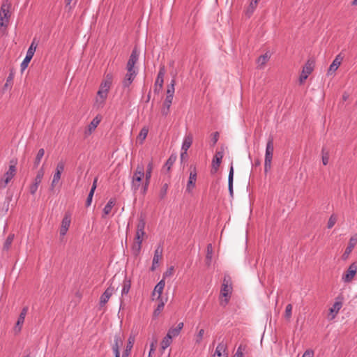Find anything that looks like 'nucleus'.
Here are the masks:
<instances>
[{
  "label": "nucleus",
  "instance_id": "1",
  "mask_svg": "<svg viewBox=\"0 0 357 357\" xmlns=\"http://www.w3.org/2000/svg\"><path fill=\"white\" fill-rule=\"evenodd\" d=\"M112 78L111 74H107L105 79L101 82L94 102V107L97 109L102 108L105 105L108 92L112 84Z\"/></svg>",
  "mask_w": 357,
  "mask_h": 357
},
{
  "label": "nucleus",
  "instance_id": "2",
  "mask_svg": "<svg viewBox=\"0 0 357 357\" xmlns=\"http://www.w3.org/2000/svg\"><path fill=\"white\" fill-rule=\"evenodd\" d=\"M145 225V220L141 218L137 225L135 242L132 246V251L135 256H137L140 253L144 236L146 234L144 231Z\"/></svg>",
  "mask_w": 357,
  "mask_h": 357
},
{
  "label": "nucleus",
  "instance_id": "3",
  "mask_svg": "<svg viewBox=\"0 0 357 357\" xmlns=\"http://www.w3.org/2000/svg\"><path fill=\"white\" fill-rule=\"evenodd\" d=\"M232 285L231 278L229 275H225L220 289V305L225 307L231 298Z\"/></svg>",
  "mask_w": 357,
  "mask_h": 357
},
{
  "label": "nucleus",
  "instance_id": "4",
  "mask_svg": "<svg viewBox=\"0 0 357 357\" xmlns=\"http://www.w3.org/2000/svg\"><path fill=\"white\" fill-rule=\"evenodd\" d=\"M274 151V144L273 137H269L266 144L265 158H264V172H267L271 169V163Z\"/></svg>",
  "mask_w": 357,
  "mask_h": 357
},
{
  "label": "nucleus",
  "instance_id": "5",
  "mask_svg": "<svg viewBox=\"0 0 357 357\" xmlns=\"http://www.w3.org/2000/svg\"><path fill=\"white\" fill-rule=\"evenodd\" d=\"M10 3L8 0H4L0 8V26L6 27L9 23L10 17Z\"/></svg>",
  "mask_w": 357,
  "mask_h": 357
},
{
  "label": "nucleus",
  "instance_id": "6",
  "mask_svg": "<svg viewBox=\"0 0 357 357\" xmlns=\"http://www.w3.org/2000/svg\"><path fill=\"white\" fill-rule=\"evenodd\" d=\"M11 165L9 166L8 170L3 174L0 180V188L3 189L6 187L8 183L12 180L16 173V161L11 160Z\"/></svg>",
  "mask_w": 357,
  "mask_h": 357
},
{
  "label": "nucleus",
  "instance_id": "7",
  "mask_svg": "<svg viewBox=\"0 0 357 357\" xmlns=\"http://www.w3.org/2000/svg\"><path fill=\"white\" fill-rule=\"evenodd\" d=\"M144 176V167L142 164L137 166L132 179V189L136 191L140 187L141 182Z\"/></svg>",
  "mask_w": 357,
  "mask_h": 357
},
{
  "label": "nucleus",
  "instance_id": "8",
  "mask_svg": "<svg viewBox=\"0 0 357 357\" xmlns=\"http://www.w3.org/2000/svg\"><path fill=\"white\" fill-rule=\"evenodd\" d=\"M357 273V263L354 262L349 265L347 271L342 274V280L344 283H350Z\"/></svg>",
  "mask_w": 357,
  "mask_h": 357
},
{
  "label": "nucleus",
  "instance_id": "9",
  "mask_svg": "<svg viewBox=\"0 0 357 357\" xmlns=\"http://www.w3.org/2000/svg\"><path fill=\"white\" fill-rule=\"evenodd\" d=\"M163 248L161 245H158L155 250L154 255L152 261L151 271H154L159 266V261L162 257Z\"/></svg>",
  "mask_w": 357,
  "mask_h": 357
},
{
  "label": "nucleus",
  "instance_id": "10",
  "mask_svg": "<svg viewBox=\"0 0 357 357\" xmlns=\"http://www.w3.org/2000/svg\"><path fill=\"white\" fill-rule=\"evenodd\" d=\"M314 68V63L308 61L303 68L302 73L299 77V82L301 84L303 83L307 78L309 75L312 72Z\"/></svg>",
  "mask_w": 357,
  "mask_h": 357
},
{
  "label": "nucleus",
  "instance_id": "11",
  "mask_svg": "<svg viewBox=\"0 0 357 357\" xmlns=\"http://www.w3.org/2000/svg\"><path fill=\"white\" fill-rule=\"evenodd\" d=\"M127 73L126 74L124 79L122 82L123 86L128 88L132 84L137 75V70L126 69Z\"/></svg>",
  "mask_w": 357,
  "mask_h": 357
},
{
  "label": "nucleus",
  "instance_id": "12",
  "mask_svg": "<svg viewBox=\"0 0 357 357\" xmlns=\"http://www.w3.org/2000/svg\"><path fill=\"white\" fill-rule=\"evenodd\" d=\"M197 181V171L195 167H190V172L189 174V179L186 186V191L190 192L195 187Z\"/></svg>",
  "mask_w": 357,
  "mask_h": 357
},
{
  "label": "nucleus",
  "instance_id": "13",
  "mask_svg": "<svg viewBox=\"0 0 357 357\" xmlns=\"http://www.w3.org/2000/svg\"><path fill=\"white\" fill-rule=\"evenodd\" d=\"M102 117L99 115H97L91 123L88 125L86 129L84 131L85 137H88L92 134L93 132L95 131L99 123H100Z\"/></svg>",
  "mask_w": 357,
  "mask_h": 357
},
{
  "label": "nucleus",
  "instance_id": "14",
  "mask_svg": "<svg viewBox=\"0 0 357 357\" xmlns=\"http://www.w3.org/2000/svg\"><path fill=\"white\" fill-rule=\"evenodd\" d=\"M357 244V234L352 236L349 241L348 246L347 247L344 252L343 253L342 258L343 260H347L352 252L353 249Z\"/></svg>",
  "mask_w": 357,
  "mask_h": 357
},
{
  "label": "nucleus",
  "instance_id": "15",
  "mask_svg": "<svg viewBox=\"0 0 357 357\" xmlns=\"http://www.w3.org/2000/svg\"><path fill=\"white\" fill-rule=\"evenodd\" d=\"M114 292V287L112 286L108 287L100 298V305L104 306L109 300L110 297Z\"/></svg>",
  "mask_w": 357,
  "mask_h": 357
},
{
  "label": "nucleus",
  "instance_id": "16",
  "mask_svg": "<svg viewBox=\"0 0 357 357\" xmlns=\"http://www.w3.org/2000/svg\"><path fill=\"white\" fill-rule=\"evenodd\" d=\"M139 59V52L137 48H134L130 56L128 61L126 65V69L136 70L135 65Z\"/></svg>",
  "mask_w": 357,
  "mask_h": 357
},
{
  "label": "nucleus",
  "instance_id": "17",
  "mask_svg": "<svg viewBox=\"0 0 357 357\" xmlns=\"http://www.w3.org/2000/svg\"><path fill=\"white\" fill-rule=\"evenodd\" d=\"M165 69L164 67L160 68L155 83V92L159 93L162 89L164 82Z\"/></svg>",
  "mask_w": 357,
  "mask_h": 357
},
{
  "label": "nucleus",
  "instance_id": "18",
  "mask_svg": "<svg viewBox=\"0 0 357 357\" xmlns=\"http://www.w3.org/2000/svg\"><path fill=\"white\" fill-rule=\"evenodd\" d=\"M153 168V164L152 161H150L149 164L147 165L146 172H144L145 176V183L144 186V192H146L147 190V188L149 186V184L150 183V179L151 178V174Z\"/></svg>",
  "mask_w": 357,
  "mask_h": 357
},
{
  "label": "nucleus",
  "instance_id": "19",
  "mask_svg": "<svg viewBox=\"0 0 357 357\" xmlns=\"http://www.w3.org/2000/svg\"><path fill=\"white\" fill-rule=\"evenodd\" d=\"M271 58V54L268 52H266L265 54L259 56L257 59V68L258 69H263L266 64V63L269 61Z\"/></svg>",
  "mask_w": 357,
  "mask_h": 357
},
{
  "label": "nucleus",
  "instance_id": "20",
  "mask_svg": "<svg viewBox=\"0 0 357 357\" xmlns=\"http://www.w3.org/2000/svg\"><path fill=\"white\" fill-rule=\"evenodd\" d=\"M228 354L227 353V347L226 345L221 342L219 343L216 348L215 353L213 356V357H227Z\"/></svg>",
  "mask_w": 357,
  "mask_h": 357
},
{
  "label": "nucleus",
  "instance_id": "21",
  "mask_svg": "<svg viewBox=\"0 0 357 357\" xmlns=\"http://www.w3.org/2000/svg\"><path fill=\"white\" fill-rule=\"evenodd\" d=\"M260 0H252L250 4L245 8V16L250 18L256 10Z\"/></svg>",
  "mask_w": 357,
  "mask_h": 357
},
{
  "label": "nucleus",
  "instance_id": "22",
  "mask_svg": "<svg viewBox=\"0 0 357 357\" xmlns=\"http://www.w3.org/2000/svg\"><path fill=\"white\" fill-rule=\"evenodd\" d=\"M192 141L193 137L191 133L185 135L181 146V151H184V153H187V151L191 146Z\"/></svg>",
  "mask_w": 357,
  "mask_h": 357
},
{
  "label": "nucleus",
  "instance_id": "23",
  "mask_svg": "<svg viewBox=\"0 0 357 357\" xmlns=\"http://www.w3.org/2000/svg\"><path fill=\"white\" fill-rule=\"evenodd\" d=\"M70 225V217L69 215H65L61 222V226L60 228V235L65 236L69 229Z\"/></svg>",
  "mask_w": 357,
  "mask_h": 357
},
{
  "label": "nucleus",
  "instance_id": "24",
  "mask_svg": "<svg viewBox=\"0 0 357 357\" xmlns=\"http://www.w3.org/2000/svg\"><path fill=\"white\" fill-rule=\"evenodd\" d=\"M27 311H28V308L26 307H24L20 315H19V317H18V319H17V321L16 323V325L15 326V329L17 331H20L21 329H22V326L24 321V319H25V317L26 315V313H27Z\"/></svg>",
  "mask_w": 357,
  "mask_h": 357
},
{
  "label": "nucleus",
  "instance_id": "25",
  "mask_svg": "<svg viewBox=\"0 0 357 357\" xmlns=\"http://www.w3.org/2000/svg\"><path fill=\"white\" fill-rule=\"evenodd\" d=\"M183 327V323H178L176 327H172L169 329L167 335L171 337L172 339L173 337H177L180 334Z\"/></svg>",
  "mask_w": 357,
  "mask_h": 357
},
{
  "label": "nucleus",
  "instance_id": "26",
  "mask_svg": "<svg viewBox=\"0 0 357 357\" xmlns=\"http://www.w3.org/2000/svg\"><path fill=\"white\" fill-rule=\"evenodd\" d=\"M342 59L343 57L341 56V54L337 55L335 59L333 61L332 63L331 64L328 70V73L330 74L336 71L339 66H340Z\"/></svg>",
  "mask_w": 357,
  "mask_h": 357
},
{
  "label": "nucleus",
  "instance_id": "27",
  "mask_svg": "<svg viewBox=\"0 0 357 357\" xmlns=\"http://www.w3.org/2000/svg\"><path fill=\"white\" fill-rule=\"evenodd\" d=\"M123 345V339L119 335H116L114 338V343L112 344V351L114 354H117L119 352L120 348Z\"/></svg>",
  "mask_w": 357,
  "mask_h": 357
},
{
  "label": "nucleus",
  "instance_id": "28",
  "mask_svg": "<svg viewBox=\"0 0 357 357\" xmlns=\"http://www.w3.org/2000/svg\"><path fill=\"white\" fill-rule=\"evenodd\" d=\"M165 286V280H161L154 287L153 295L158 294V300H161V295Z\"/></svg>",
  "mask_w": 357,
  "mask_h": 357
},
{
  "label": "nucleus",
  "instance_id": "29",
  "mask_svg": "<svg viewBox=\"0 0 357 357\" xmlns=\"http://www.w3.org/2000/svg\"><path fill=\"white\" fill-rule=\"evenodd\" d=\"M135 342V337L130 336L127 342V345L126 349L123 351L121 357H128L131 353V350L133 347V344Z\"/></svg>",
  "mask_w": 357,
  "mask_h": 357
},
{
  "label": "nucleus",
  "instance_id": "30",
  "mask_svg": "<svg viewBox=\"0 0 357 357\" xmlns=\"http://www.w3.org/2000/svg\"><path fill=\"white\" fill-rule=\"evenodd\" d=\"M342 307V303L341 301H335L333 306L330 308V314L331 316V319H333L337 314L339 312L340 310Z\"/></svg>",
  "mask_w": 357,
  "mask_h": 357
},
{
  "label": "nucleus",
  "instance_id": "31",
  "mask_svg": "<svg viewBox=\"0 0 357 357\" xmlns=\"http://www.w3.org/2000/svg\"><path fill=\"white\" fill-rule=\"evenodd\" d=\"M131 281L130 280L126 278L122 283L121 297L126 296L129 293Z\"/></svg>",
  "mask_w": 357,
  "mask_h": 357
},
{
  "label": "nucleus",
  "instance_id": "32",
  "mask_svg": "<svg viewBox=\"0 0 357 357\" xmlns=\"http://www.w3.org/2000/svg\"><path fill=\"white\" fill-rule=\"evenodd\" d=\"M233 179H234V168L231 165L230 167L229 176H228V189L229 192V195L231 197H233Z\"/></svg>",
  "mask_w": 357,
  "mask_h": 357
},
{
  "label": "nucleus",
  "instance_id": "33",
  "mask_svg": "<svg viewBox=\"0 0 357 357\" xmlns=\"http://www.w3.org/2000/svg\"><path fill=\"white\" fill-rule=\"evenodd\" d=\"M115 205V200L113 199H111L109 200V202L107 203V204L103 208V215L102 218H105V215H109L110 212L112 211V208Z\"/></svg>",
  "mask_w": 357,
  "mask_h": 357
},
{
  "label": "nucleus",
  "instance_id": "34",
  "mask_svg": "<svg viewBox=\"0 0 357 357\" xmlns=\"http://www.w3.org/2000/svg\"><path fill=\"white\" fill-rule=\"evenodd\" d=\"M37 46L38 43L36 41V39H33L26 52V56L32 59L37 48Z\"/></svg>",
  "mask_w": 357,
  "mask_h": 357
},
{
  "label": "nucleus",
  "instance_id": "35",
  "mask_svg": "<svg viewBox=\"0 0 357 357\" xmlns=\"http://www.w3.org/2000/svg\"><path fill=\"white\" fill-rule=\"evenodd\" d=\"M213 247L211 244H208L206 248V263L208 266H209L212 261L213 258Z\"/></svg>",
  "mask_w": 357,
  "mask_h": 357
},
{
  "label": "nucleus",
  "instance_id": "36",
  "mask_svg": "<svg viewBox=\"0 0 357 357\" xmlns=\"http://www.w3.org/2000/svg\"><path fill=\"white\" fill-rule=\"evenodd\" d=\"M172 342V339L166 335V336L160 342V348L162 351L163 352L168 347H169Z\"/></svg>",
  "mask_w": 357,
  "mask_h": 357
},
{
  "label": "nucleus",
  "instance_id": "37",
  "mask_svg": "<svg viewBox=\"0 0 357 357\" xmlns=\"http://www.w3.org/2000/svg\"><path fill=\"white\" fill-rule=\"evenodd\" d=\"M44 174H45V170H44V167H42L38 172H37V174H36V176L33 180V182L34 183H36L38 185H40L42 180H43V178L44 176Z\"/></svg>",
  "mask_w": 357,
  "mask_h": 357
},
{
  "label": "nucleus",
  "instance_id": "38",
  "mask_svg": "<svg viewBox=\"0 0 357 357\" xmlns=\"http://www.w3.org/2000/svg\"><path fill=\"white\" fill-rule=\"evenodd\" d=\"M44 154H45L44 149H40L38 151V153L36 156V158H35V160L33 162L34 167H38L43 157L44 156Z\"/></svg>",
  "mask_w": 357,
  "mask_h": 357
},
{
  "label": "nucleus",
  "instance_id": "39",
  "mask_svg": "<svg viewBox=\"0 0 357 357\" xmlns=\"http://www.w3.org/2000/svg\"><path fill=\"white\" fill-rule=\"evenodd\" d=\"M14 234H9L3 243V250L8 251L13 241Z\"/></svg>",
  "mask_w": 357,
  "mask_h": 357
},
{
  "label": "nucleus",
  "instance_id": "40",
  "mask_svg": "<svg viewBox=\"0 0 357 357\" xmlns=\"http://www.w3.org/2000/svg\"><path fill=\"white\" fill-rule=\"evenodd\" d=\"M174 85H175V80L172 79L171 81L170 84L168 86L167 90V97L172 98H174V91H175Z\"/></svg>",
  "mask_w": 357,
  "mask_h": 357
},
{
  "label": "nucleus",
  "instance_id": "41",
  "mask_svg": "<svg viewBox=\"0 0 357 357\" xmlns=\"http://www.w3.org/2000/svg\"><path fill=\"white\" fill-rule=\"evenodd\" d=\"M176 160V155H170V157L167 160V162L165 165V167L167 168V171H169L171 169L172 166L175 162Z\"/></svg>",
  "mask_w": 357,
  "mask_h": 357
},
{
  "label": "nucleus",
  "instance_id": "42",
  "mask_svg": "<svg viewBox=\"0 0 357 357\" xmlns=\"http://www.w3.org/2000/svg\"><path fill=\"white\" fill-rule=\"evenodd\" d=\"M164 306H165V303H163V301L161 299L160 302L158 303L157 307L155 309V310L153 312V315L155 317H158L160 314V313L162 311Z\"/></svg>",
  "mask_w": 357,
  "mask_h": 357
},
{
  "label": "nucleus",
  "instance_id": "43",
  "mask_svg": "<svg viewBox=\"0 0 357 357\" xmlns=\"http://www.w3.org/2000/svg\"><path fill=\"white\" fill-rule=\"evenodd\" d=\"M220 163H221V160H219V159L215 158H213V160H212V172L213 173L217 172V170L218 169V168L220 167Z\"/></svg>",
  "mask_w": 357,
  "mask_h": 357
},
{
  "label": "nucleus",
  "instance_id": "44",
  "mask_svg": "<svg viewBox=\"0 0 357 357\" xmlns=\"http://www.w3.org/2000/svg\"><path fill=\"white\" fill-rule=\"evenodd\" d=\"M336 222H337V216L334 214L331 215L328 219V221L327 223V227L328 229H331L335 225Z\"/></svg>",
  "mask_w": 357,
  "mask_h": 357
},
{
  "label": "nucleus",
  "instance_id": "45",
  "mask_svg": "<svg viewBox=\"0 0 357 357\" xmlns=\"http://www.w3.org/2000/svg\"><path fill=\"white\" fill-rule=\"evenodd\" d=\"M204 335V329H200L199 331V332L197 333V334L195 335V342L197 344H200L201 343V342L202 341Z\"/></svg>",
  "mask_w": 357,
  "mask_h": 357
},
{
  "label": "nucleus",
  "instance_id": "46",
  "mask_svg": "<svg viewBox=\"0 0 357 357\" xmlns=\"http://www.w3.org/2000/svg\"><path fill=\"white\" fill-rule=\"evenodd\" d=\"M291 312H292V305L291 304H288L286 306L285 312H284V317H285V319H287L288 320L290 319V318L291 317Z\"/></svg>",
  "mask_w": 357,
  "mask_h": 357
},
{
  "label": "nucleus",
  "instance_id": "47",
  "mask_svg": "<svg viewBox=\"0 0 357 357\" xmlns=\"http://www.w3.org/2000/svg\"><path fill=\"white\" fill-rule=\"evenodd\" d=\"M32 59L30 58V57H28V56H25V58L24 59V60L22 61L21 65H20V68H21V70L22 71H24L28 66L29 62L31 61Z\"/></svg>",
  "mask_w": 357,
  "mask_h": 357
},
{
  "label": "nucleus",
  "instance_id": "48",
  "mask_svg": "<svg viewBox=\"0 0 357 357\" xmlns=\"http://www.w3.org/2000/svg\"><path fill=\"white\" fill-rule=\"evenodd\" d=\"M61 174L59 172H55L53 176L52 181V188L59 181L61 178Z\"/></svg>",
  "mask_w": 357,
  "mask_h": 357
},
{
  "label": "nucleus",
  "instance_id": "49",
  "mask_svg": "<svg viewBox=\"0 0 357 357\" xmlns=\"http://www.w3.org/2000/svg\"><path fill=\"white\" fill-rule=\"evenodd\" d=\"M329 161V155L327 151H325V150L322 149V162L324 165H328Z\"/></svg>",
  "mask_w": 357,
  "mask_h": 357
},
{
  "label": "nucleus",
  "instance_id": "50",
  "mask_svg": "<svg viewBox=\"0 0 357 357\" xmlns=\"http://www.w3.org/2000/svg\"><path fill=\"white\" fill-rule=\"evenodd\" d=\"M167 190H168V185L167 183H165L162 186L160 191V197L161 199H163L166 196Z\"/></svg>",
  "mask_w": 357,
  "mask_h": 357
},
{
  "label": "nucleus",
  "instance_id": "51",
  "mask_svg": "<svg viewBox=\"0 0 357 357\" xmlns=\"http://www.w3.org/2000/svg\"><path fill=\"white\" fill-rule=\"evenodd\" d=\"M243 351L244 348L243 347L242 345H240L238 347L236 352L235 353L233 357H244Z\"/></svg>",
  "mask_w": 357,
  "mask_h": 357
},
{
  "label": "nucleus",
  "instance_id": "52",
  "mask_svg": "<svg viewBox=\"0 0 357 357\" xmlns=\"http://www.w3.org/2000/svg\"><path fill=\"white\" fill-rule=\"evenodd\" d=\"M38 186L39 185L36 184V183H33L32 184L30 185L29 186V192L31 195H35L36 191L38 190Z\"/></svg>",
  "mask_w": 357,
  "mask_h": 357
},
{
  "label": "nucleus",
  "instance_id": "53",
  "mask_svg": "<svg viewBox=\"0 0 357 357\" xmlns=\"http://www.w3.org/2000/svg\"><path fill=\"white\" fill-rule=\"evenodd\" d=\"M93 194H94V192L90 190V192H89V195H88L86 201V206L87 207L89 206L91 204Z\"/></svg>",
  "mask_w": 357,
  "mask_h": 357
},
{
  "label": "nucleus",
  "instance_id": "54",
  "mask_svg": "<svg viewBox=\"0 0 357 357\" xmlns=\"http://www.w3.org/2000/svg\"><path fill=\"white\" fill-rule=\"evenodd\" d=\"M63 170H64V164L62 162H59L56 165L55 172H59L60 174H62Z\"/></svg>",
  "mask_w": 357,
  "mask_h": 357
},
{
  "label": "nucleus",
  "instance_id": "55",
  "mask_svg": "<svg viewBox=\"0 0 357 357\" xmlns=\"http://www.w3.org/2000/svg\"><path fill=\"white\" fill-rule=\"evenodd\" d=\"M174 266L169 267L163 274L164 278L170 277L173 275Z\"/></svg>",
  "mask_w": 357,
  "mask_h": 357
},
{
  "label": "nucleus",
  "instance_id": "56",
  "mask_svg": "<svg viewBox=\"0 0 357 357\" xmlns=\"http://www.w3.org/2000/svg\"><path fill=\"white\" fill-rule=\"evenodd\" d=\"M14 75L13 73H10L7 77L6 83L4 85V88H7L9 86L10 83H11L13 80Z\"/></svg>",
  "mask_w": 357,
  "mask_h": 357
},
{
  "label": "nucleus",
  "instance_id": "57",
  "mask_svg": "<svg viewBox=\"0 0 357 357\" xmlns=\"http://www.w3.org/2000/svg\"><path fill=\"white\" fill-rule=\"evenodd\" d=\"M147 134H148V130L146 129V128H142L139 132V137L142 139L144 140L146 136H147Z\"/></svg>",
  "mask_w": 357,
  "mask_h": 357
},
{
  "label": "nucleus",
  "instance_id": "58",
  "mask_svg": "<svg viewBox=\"0 0 357 357\" xmlns=\"http://www.w3.org/2000/svg\"><path fill=\"white\" fill-rule=\"evenodd\" d=\"M172 100H173V98H169V97L166 96V98H165V102H164V106L166 107H169L170 108L171 105L172 103Z\"/></svg>",
  "mask_w": 357,
  "mask_h": 357
},
{
  "label": "nucleus",
  "instance_id": "59",
  "mask_svg": "<svg viewBox=\"0 0 357 357\" xmlns=\"http://www.w3.org/2000/svg\"><path fill=\"white\" fill-rule=\"evenodd\" d=\"M313 356V351L311 350H307L304 352L302 357H312Z\"/></svg>",
  "mask_w": 357,
  "mask_h": 357
},
{
  "label": "nucleus",
  "instance_id": "60",
  "mask_svg": "<svg viewBox=\"0 0 357 357\" xmlns=\"http://www.w3.org/2000/svg\"><path fill=\"white\" fill-rule=\"evenodd\" d=\"M218 137H219V133L218 132H214L213 137L212 139L213 144H215L217 143V142L218 140Z\"/></svg>",
  "mask_w": 357,
  "mask_h": 357
},
{
  "label": "nucleus",
  "instance_id": "61",
  "mask_svg": "<svg viewBox=\"0 0 357 357\" xmlns=\"http://www.w3.org/2000/svg\"><path fill=\"white\" fill-rule=\"evenodd\" d=\"M73 0H65L66 7L68 8L69 10H71L73 8V6H71V3Z\"/></svg>",
  "mask_w": 357,
  "mask_h": 357
},
{
  "label": "nucleus",
  "instance_id": "62",
  "mask_svg": "<svg viewBox=\"0 0 357 357\" xmlns=\"http://www.w3.org/2000/svg\"><path fill=\"white\" fill-rule=\"evenodd\" d=\"M97 182H98V178H95L93 182L92 187L90 190L95 192L96 187H97Z\"/></svg>",
  "mask_w": 357,
  "mask_h": 357
},
{
  "label": "nucleus",
  "instance_id": "63",
  "mask_svg": "<svg viewBox=\"0 0 357 357\" xmlns=\"http://www.w3.org/2000/svg\"><path fill=\"white\" fill-rule=\"evenodd\" d=\"M169 107H166L164 106V107L162 109V114L165 116H167L169 114Z\"/></svg>",
  "mask_w": 357,
  "mask_h": 357
},
{
  "label": "nucleus",
  "instance_id": "64",
  "mask_svg": "<svg viewBox=\"0 0 357 357\" xmlns=\"http://www.w3.org/2000/svg\"><path fill=\"white\" fill-rule=\"evenodd\" d=\"M213 158H218V159H219V160H222V153H220V152H218V153L215 155V156H214Z\"/></svg>",
  "mask_w": 357,
  "mask_h": 357
}]
</instances>
